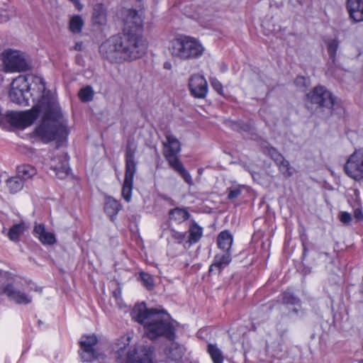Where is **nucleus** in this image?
Wrapping results in <instances>:
<instances>
[{
  "label": "nucleus",
  "mask_w": 363,
  "mask_h": 363,
  "mask_svg": "<svg viewBox=\"0 0 363 363\" xmlns=\"http://www.w3.org/2000/svg\"><path fill=\"white\" fill-rule=\"evenodd\" d=\"M170 167L179 174V175L184 179V180L189 185L193 184V180L191 176L187 170L184 167V165L179 162L170 165Z\"/></svg>",
  "instance_id": "28"
},
{
  "label": "nucleus",
  "mask_w": 363,
  "mask_h": 363,
  "mask_svg": "<svg viewBox=\"0 0 363 363\" xmlns=\"http://www.w3.org/2000/svg\"><path fill=\"white\" fill-rule=\"evenodd\" d=\"M40 99L31 110L25 112L12 111L6 115L7 121L14 127L18 128H25L30 125L38 117L40 108Z\"/></svg>",
  "instance_id": "5"
},
{
  "label": "nucleus",
  "mask_w": 363,
  "mask_h": 363,
  "mask_svg": "<svg viewBox=\"0 0 363 363\" xmlns=\"http://www.w3.org/2000/svg\"><path fill=\"white\" fill-rule=\"evenodd\" d=\"M125 24L121 36L113 35L99 47L101 56L111 63H123L138 59L145 54L147 43L143 36V20L135 9L123 12Z\"/></svg>",
  "instance_id": "1"
},
{
  "label": "nucleus",
  "mask_w": 363,
  "mask_h": 363,
  "mask_svg": "<svg viewBox=\"0 0 363 363\" xmlns=\"http://www.w3.org/2000/svg\"><path fill=\"white\" fill-rule=\"evenodd\" d=\"M354 218L358 221L363 220V213H362V211L359 208H357V209L354 210Z\"/></svg>",
  "instance_id": "44"
},
{
  "label": "nucleus",
  "mask_w": 363,
  "mask_h": 363,
  "mask_svg": "<svg viewBox=\"0 0 363 363\" xmlns=\"http://www.w3.org/2000/svg\"><path fill=\"white\" fill-rule=\"evenodd\" d=\"M168 50L173 58L185 61L200 58L205 48L197 38L182 35L169 41Z\"/></svg>",
  "instance_id": "4"
},
{
  "label": "nucleus",
  "mask_w": 363,
  "mask_h": 363,
  "mask_svg": "<svg viewBox=\"0 0 363 363\" xmlns=\"http://www.w3.org/2000/svg\"><path fill=\"white\" fill-rule=\"evenodd\" d=\"M169 234L171 238L179 244L182 243L186 239V233H180L176 231L174 229L169 230Z\"/></svg>",
  "instance_id": "39"
},
{
  "label": "nucleus",
  "mask_w": 363,
  "mask_h": 363,
  "mask_svg": "<svg viewBox=\"0 0 363 363\" xmlns=\"http://www.w3.org/2000/svg\"><path fill=\"white\" fill-rule=\"evenodd\" d=\"M136 152V145L131 141H128L125 149V172H136V162L135 161V154Z\"/></svg>",
  "instance_id": "18"
},
{
  "label": "nucleus",
  "mask_w": 363,
  "mask_h": 363,
  "mask_svg": "<svg viewBox=\"0 0 363 363\" xmlns=\"http://www.w3.org/2000/svg\"><path fill=\"white\" fill-rule=\"evenodd\" d=\"M283 301L284 303L290 304H296L298 302V299L289 292L284 294Z\"/></svg>",
  "instance_id": "41"
},
{
  "label": "nucleus",
  "mask_w": 363,
  "mask_h": 363,
  "mask_svg": "<svg viewBox=\"0 0 363 363\" xmlns=\"http://www.w3.org/2000/svg\"><path fill=\"white\" fill-rule=\"evenodd\" d=\"M98 342L96 336L84 335L81 337L80 345V356L83 361L91 362L95 358L94 346Z\"/></svg>",
  "instance_id": "12"
},
{
  "label": "nucleus",
  "mask_w": 363,
  "mask_h": 363,
  "mask_svg": "<svg viewBox=\"0 0 363 363\" xmlns=\"http://www.w3.org/2000/svg\"><path fill=\"white\" fill-rule=\"evenodd\" d=\"M218 247L224 252H229L233 244V236L227 230L220 233L217 238Z\"/></svg>",
  "instance_id": "22"
},
{
  "label": "nucleus",
  "mask_w": 363,
  "mask_h": 363,
  "mask_svg": "<svg viewBox=\"0 0 363 363\" xmlns=\"http://www.w3.org/2000/svg\"><path fill=\"white\" fill-rule=\"evenodd\" d=\"M121 209V204L119 202L113 199L108 198L105 203L104 210L106 213L111 218L115 216Z\"/></svg>",
  "instance_id": "26"
},
{
  "label": "nucleus",
  "mask_w": 363,
  "mask_h": 363,
  "mask_svg": "<svg viewBox=\"0 0 363 363\" xmlns=\"http://www.w3.org/2000/svg\"><path fill=\"white\" fill-rule=\"evenodd\" d=\"M339 47V41L337 39H330L327 41V50L330 59L333 63L336 60V53Z\"/></svg>",
  "instance_id": "33"
},
{
  "label": "nucleus",
  "mask_w": 363,
  "mask_h": 363,
  "mask_svg": "<svg viewBox=\"0 0 363 363\" xmlns=\"http://www.w3.org/2000/svg\"><path fill=\"white\" fill-rule=\"evenodd\" d=\"M340 220L344 224H348L352 220L351 215L347 212H342L340 214Z\"/></svg>",
  "instance_id": "42"
},
{
  "label": "nucleus",
  "mask_w": 363,
  "mask_h": 363,
  "mask_svg": "<svg viewBox=\"0 0 363 363\" xmlns=\"http://www.w3.org/2000/svg\"><path fill=\"white\" fill-rule=\"evenodd\" d=\"M347 9L355 23L363 21V0H347Z\"/></svg>",
  "instance_id": "16"
},
{
  "label": "nucleus",
  "mask_w": 363,
  "mask_h": 363,
  "mask_svg": "<svg viewBox=\"0 0 363 363\" xmlns=\"http://www.w3.org/2000/svg\"><path fill=\"white\" fill-rule=\"evenodd\" d=\"M106 11L102 4H96L92 13V21L95 25H104L106 23Z\"/></svg>",
  "instance_id": "21"
},
{
  "label": "nucleus",
  "mask_w": 363,
  "mask_h": 363,
  "mask_svg": "<svg viewBox=\"0 0 363 363\" xmlns=\"http://www.w3.org/2000/svg\"><path fill=\"white\" fill-rule=\"evenodd\" d=\"M4 280H5V277L4 275L0 272V295L4 294V288L5 286H4Z\"/></svg>",
  "instance_id": "45"
},
{
  "label": "nucleus",
  "mask_w": 363,
  "mask_h": 363,
  "mask_svg": "<svg viewBox=\"0 0 363 363\" xmlns=\"http://www.w3.org/2000/svg\"><path fill=\"white\" fill-rule=\"evenodd\" d=\"M184 347L177 343H172L169 350V357L174 361H179L184 354Z\"/></svg>",
  "instance_id": "31"
},
{
  "label": "nucleus",
  "mask_w": 363,
  "mask_h": 363,
  "mask_svg": "<svg viewBox=\"0 0 363 363\" xmlns=\"http://www.w3.org/2000/svg\"><path fill=\"white\" fill-rule=\"evenodd\" d=\"M188 241L190 244H193L197 242L201 239L203 229L197 223H194L190 225Z\"/></svg>",
  "instance_id": "25"
},
{
  "label": "nucleus",
  "mask_w": 363,
  "mask_h": 363,
  "mask_svg": "<svg viewBox=\"0 0 363 363\" xmlns=\"http://www.w3.org/2000/svg\"><path fill=\"white\" fill-rule=\"evenodd\" d=\"M307 98L312 104H316L320 108H325L331 110L335 104L332 94L324 86L315 87L312 91L307 94Z\"/></svg>",
  "instance_id": "10"
},
{
  "label": "nucleus",
  "mask_w": 363,
  "mask_h": 363,
  "mask_svg": "<svg viewBox=\"0 0 363 363\" xmlns=\"http://www.w3.org/2000/svg\"><path fill=\"white\" fill-rule=\"evenodd\" d=\"M277 164L279 166V170L285 177H290L292 176V168L291 167L289 161L285 160L284 157H283L281 160H279Z\"/></svg>",
  "instance_id": "35"
},
{
  "label": "nucleus",
  "mask_w": 363,
  "mask_h": 363,
  "mask_svg": "<svg viewBox=\"0 0 363 363\" xmlns=\"http://www.w3.org/2000/svg\"><path fill=\"white\" fill-rule=\"evenodd\" d=\"M228 199L233 200L238 198L242 193V187L240 186H233L227 189Z\"/></svg>",
  "instance_id": "38"
},
{
  "label": "nucleus",
  "mask_w": 363,
  "mask_h": 363,
  "mask_svg": "<svg viewBox=\"0 0 363 363\" xmlns=\"http://www.w3.org/2000/svg\"><path fill=\"white\" fill-rule=\"evenodd\" d=\"M33 234L43 245H53L56 242L55 235L50 232L46 231L43 224L35 225Z\"/></svg>",
  "instance_id": "17"
},
{
  "label": "nucleus",
  "mask_w": 363,
  "mask_h": 363,
  "mask_svg": "<svg viewBox=\"0 0 363 363\" xmlns=\"http://www.w3.org/2000/svg\"><path fill=\"white\" fill-rule=\"evenodd\" d=\"M166 141L163 143V155L169 166L179 162L177 155L181 151V143L172 134L167 133Z\"/></svg>",
  "instance_id": "11"
},
{
  "label": "nucleus",
  "mask_w": 363,
  "mask_h": 363,
  "mask_svg": "<svg viewBox=\"0 0 363 363\" xmlns=\"http://www.w3.org/2000/svg\"><path fill=\"white\" fill-rule=\"evenodd\" d=\"M113 294L114 297H115L116 299L119 298H120V296H121V290H120V289H118V290H116V291H114L113 292Z\"/></svg>",
  "instance_id": "47"
},
{
  "label": "nucleus",
  "mask_w": 363,
  "mask_h": 363,
  "mask_svg": "<svg viewBox=\"0 0 363 363\" xmlns=\"http://www.w3.org/2000/svg\"><path fill=\"white\" fill-rule=\"evenodd\" d=\"M3 62L4 70L6 72H25L30 68V62L18 50L7 51Z\"/></svg>",
  "instance_id": "6"
},
{
  "label": "nucleus",
  "mask_w": 363,
  "mask_h": 363,
  "mask_svg": "<svg viewBox=\"0 0 363 363\" xmlns=\"http://www.w3.org/2000/svg\"><path fill=\"white\" fill-rule=\"evenodd\" d=\"M34 82L42 93L40 99V113H43L40 124L35 128L36 135L44 143L63 139L67 135V127L60 121L61 113L55 96L45 89V82L41 77H35Z\"/></svg>",
  "instance_id": "2"
},
{
  "label": "nucleus",
  "mask_w": 363,
  "mask_h": 363,
  "mask_svg": "<svg viewBox=\"0 0 363 363\" xmlns=\"http://www.w3.org/2000/svg\"><path fill=\"white\" fill-rule=\"evenodd\" d=\"M231 262V255L229 252H224L223 254H218L213 259V262L210 266L209 272L217 269L220 273L222 269L226 267Z\"/></svg>",
  "instance_id": "19"
},
{
  "label": "nucleus",
  "mask_w": 363,
  "mask_h": 363,
  "mask_svg": "<svg viewBox=\"0 0 363 363\" xmlns=\"http://www.w3.org/2000/svg\"><path fill=\"white\" fill-rule=\"evenodd\" d=\"M79 97L83 102L90 101L94 97V91L89 86L84 87L79 91Z\"/></svg>",
  "instance_id": "36"
},
{
  "label": "nucleus",
  "mask_w": 363,
  "mask_h": 363,
  "mask_svg": "<svg viewBox=\"0 0 363 363\" xmlns=\"http://www.w3.org/2000/svg\"><path fill=\"white\" fill-rule=\"evenodd\" d=\"M50 169L55 172V175L63 179L69 174L68 159L66 155L55 157L51 160Z\"/></svg>",
  "instance_id": "15"
},
{
  "label": "nucleus",
  "mask_w": 363,
  "mask_h": 363,
  "mask_svg": "<svg viewBox=\"0 0 363 363\" xmlns=\"http://www.w3.org/2000/svg\"><path fill=\"white\" fill-rule=\"evenodd\" d=\"M131 316L145 326L147 336L150 339H156L160 336L169 340L174 339V328L169 321L168 314L155 309H147L145 303H140L134 306Z\"/></svg>",
  "instance_id": "3"
},
{
  "label": "nucleus",
  "mask_w": 363,
  "mask_h": 363,
  "mask_svg": "<svg viewBox=\"0 0 363 363\" xmlns=\"http://www.w3.org/2000/svg\"><path fill=\"white\" fill-rule=\"evenodd\" d=\"M84 21L80 16L75 15L70 18L69 28L72 33H79L84 26Z\"/></svg>",
  "instance_id": "32"
},
{
  "label": "nucleus",
  "mask_w": 363,
  "mask_h": 363,
  "mask_svg": "<svg viewBox=\"0 0 363 363\" xmlns=\"http://www.w3.org/2000/svg\"><path fill=\"white\" fill-rule=\"evenodd\" d=\"M135 173V172H125V178L122 187V196L127 202H130L131 200Z\"/></svg>",
  "instance_id": "20"
},
{
  "label": "nucleus",
  "mask_w": 363,
  "mask_h": 363,
  "mask_svg": "<svg viewBox=\"0 0 363 363\" xmlns=\"http://www.w3.org/2000/svg\"><path fill=\"white\" fill-rule=\"evenodd\" d=\"M263 152L269 155L277 164L284 157L274 147L268 145L262 147Z\"/></svg>",
  "instance_id": "34"
},
{
  "label": "nucleus",
  "mask_w": 363,
  "mask_h": 363,
  "mask_svg": "<svg viewBox=\"0 0 363 363\" xmlns=\"http://www.w3.org/2000/svg\"><path fill=\"white\" fill-rule=\"evenodd\" d=\"M140 277L143 281V285L149 290L152 289L154 287V279L153 277L145 272H141Z\"/></svg>",
  "instance_id": "37"
},
{
  "label": "nucleus",
  "mask_w": 363,
  "mask_h": 363,
  "mask_svg": "<svg viewBox=\"0 0 363 363\" xmlns=\"http://www.w3.org/2000/svg\"><path fill=\"white\" fill-rule=\"evenodd\" d=\"M23 186V182L17 175L6 180V187L11 194L17 193Z\"/></svg>",
  "instance_id": "27"
},
{
  "label": "nucleus",
  "mask_w": 363,
  "mask_h": 363,
  "mask_svg": "<svg viewBox=\"0 0 363 363\" xmlns=\"http://www.w3.org/2000/svg\"><path fill=\"white\" fill-rule=\"evenodd\" d=\"M130 337L129 336L121 337L113 347L116 359L119 363H133L137 354L136 348L130 346Z\"/></svg>",
  "instance_id": "7"
},
{
  "label": "nucleus",
  "mask_w": 363,
  "mask_h": 363,
  "mask_svg": "<svg viewBox=\"0 0 363 363\" xmlns=\"http://www.w3.org/2000/svg\"><path fill=\"white\" fill-rule=\"evenodd\" d=\"M191 94L196 98L203 99L208 92V84L203 76L193 74L189 82Z\"/></svg>",
  "instance_id": "13"
},
{
  "label": "nucleus",
  "mask_w": 363,
  "mask_h": 363,
  "mask_svg": "<svg viewBox=\"0 0 363 363\" xmlns=\"http://www.w3.org/2000/svg\"><path fill=\"white\" fill-rule=\"evenodd\" d=\"M345 171L356 181L363 179V148L354 151L350 156L345 165Z\"/></svg>",
  "instance_id": "9"
},
{
  "label": "nucleus",
  "mask_w": 363,
  "mask_h": 363,
  "mask_svg": "<svg viewBox=\"0 0 363 363\" xmlns=\"http://www.w3.org/2000/svg\"><path fill=\"white\" fill-rule=\"evenodd\" d=\"M169 216L170 220L181 223L186 220L189 218L190 214L185 208L177 207L169 211Z\"/></svg>",
  "instance_id": "23"
},
{
  "label": "nucleus",
  "mask_w": 363,
  "mask_h": 363,
  "mask_svg": "<svg viewBox=\"0 0 363 363\" xmlns=\"http://www.w3.org/2000/svg\"><path fill=\"white\" fill-rule=\"evenodd\" d=\"M4 292L10 300L17 304H28L32 301V297L21 291L13 285L8 284L4 288Z\"/></svg>",
  "instance_id": "14"
},
{
  "label": "nucleus",
  "mask_w": 363,
  "mask_h": 363,
  "mask_svg": "<svg viewBox=\"0 0 363 363\" xmlns=\"http://www.w3.org/2000/svg\"><path fill=\"white\" fill-rule=\"evenodd\" d=\"M25 228L23 223L13 225L8 232L9 238L13 242H18L19 237L23 233Z\"/></svg>",
  "instance_id": "30"
},
{
  "label": "nucleus",
  "mask_w": 363,
  "mask_h": 363,
  "mask_svg": "<svg viewBox=\"0 0 363 363\" xmlns=\"http://www.w3.org/2000/svg\"><path fill=\"white\" fill-rule=\"evenodd\" d=\"M210 82L213 89L219 94L223 95V89L222 84L216 78H211Z\"/></svg>",
  "instance_id": "40"
},
{
  "label": "nucleus",
  "mask_w": 363,
  "mask_h": 363,
  "mask_svg": "<svg viewBox=\"0 0 363 363\" xmlns=\"http://www.w3.org/2000/svg\"><path fill=\"white\" fill-rule=\"evenodd\" d=\"M164 68H169L170 67V65L169 64H167V63H165L164 65Z\"/></svg>",
  "instance_id": "48"
},
{
  "label": "nucleus",
  "mask_w": 363,
  "mask_h": 363,
  "mask_svg": "<svg viewBox=\"0 0 363 363\" xmlns=\"http://www.w3.org/2000/svg\"><path fill=\"white\" fill-rule=\"evenodd\" d=\"M74 49L75 50H82V42H77L75 43Z\"/></svg>",
  "instance_id": "46"
},
{
  "label": "nucleus",
  "mask_w": 363,
  "mask_h": 363,
  "mask_svg": "<svg viewBox=\"0 0 363 363\" xmlns=\"http://www.w3.org/2000/svg\"><path fill=\"white\" fill-rule=\"evenodd\" d=\"M36 173L37 171L35 168L29 164H23L18 166L17 168V176L19 177L22 181L32 178Z\"/></svg>",
  "instance_id": "24"
},
{
  "label": "nucleus",
  "mask_w": 363,
  "mask_h": 363,
  "mask_svg": "<svg viewBox=\"0 0 363 363\" xmlns=\"http://www.w3.org/2000/svg\"><path fill=\"white\" fill-rule=\"evenodd\" d=\"M9 18L10 16L6 11L0 10V23L8 21Z\"/></svg>",
  "instance_id": "43"
},
{
  "label": "nucleus",
  "mask_w": 363,
  "mask_h": 363,
  "mask_svg": "<svg viewBox=\"0 0 363 363\" xmlns=\"http://www.w3.org/2000/svg\"><path fill=\"white\" fill-rule=\"evenodd\" d=\"M207 352L211 356L213 363L223 362L224 357L223 353L216 345L208 344Z\"/></svg>",
  "instance_id": "29"
},
{
  "label": "nucleus",
  "mask_w": 363,
  "mask_h": 363,
  "mask_svg": "<svg viewBox=\"0 0 363 363\" xmlns=\"http://www.w3.org/2000/svg\"><path fill=\"white\" fill-rule=\"evenodd\" d=\"M29 85L24 77H18L11 83L9 98L11 101L21 106L28 105Z\"/></svg>",
  "instance_id": "8"
}]
</instances>
